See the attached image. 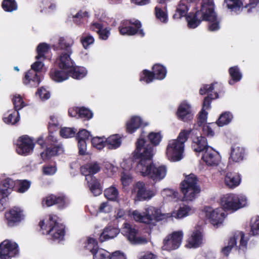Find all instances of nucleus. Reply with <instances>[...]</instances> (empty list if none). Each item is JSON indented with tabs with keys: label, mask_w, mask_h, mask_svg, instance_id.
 Segmentation results:
<instances>
[{
	"label": "nucleus",
	"mask_w": 259,
	"mask_h": 259,
	"mask_svg": "<svg viewBox=\"0 0 259 259\" xmlns=\"http://www.w3.org/2000/svg\"><path fill=\"white\" fill-rule=\"evenodd\" d=\"M119 233V230L111 226H109L104 228L100 234L99 239L101 242L111 239L115 237Z\"/></svg>",
	"instance_id": "nucleus-24"
},
{
	"label": "nucleus",
	"mask_w": 259,
	"mask_h": 259,
	"mask_svg": "<svg viewBox=\"0 0 259 259\" xmlns=\"http://www.w3.org/2000/svg\"><path fill=\"white\" fill-rule=\"evenodd\" d=\"M199 0H181L178 5L176 12L173 16L175 19H179L181 18L186 16L188 10L189 4L192 3L195 5Z\"/></svg>",
	"instance_id": "nucleus-21"
},
{
	"label": "nucleus",
	"mask_w": 259,
	"mask_h": 259,
	"mask_svg": "<svg viewBox=\"0 0 259 259\" xmlns=\"http://www.w3.org/2000/svg\"><path fill=\"white\" fill-rule=\"evenodd\" d=\"M121 233L133 244H143L147 243L148 241L146 238L139 236L138 230L127 223L123 224L121 228Z\"/></svg>",
	"instance_id": "nucleus-13"
},
{
	"label": "nucleus",
	"mask_w": 259,
	"mask_h": 259,
	"mask_svg": "<svg viewBox=\"0 0 259 259\" xmlns=\"http://www.w3.org/2000/svg\"><path fill=\"white\" fill-rule=\"evenodd\" d=\"M119 30L121 35H133L138 34L143 36L145 34L143 30L141 29V23L137 20L133 23L128 20L123 21L119 27Z\"/></svg>",
	"instance_id": "nucleus-14"
},
{
	"label": "nucleus",
	"mask_w": 259,
	"mask_h": 259,
	"mask_svg": "<svg viewBox=\"0 0 259 259\" xmlns=\"http://www.w3.org/2000/svg\"><path fill=\"white\" fill-rule=\"evenodd\" d=\"M63 149L61 146H54L52 147L47 148L46 150L41 153V157L44 160H47L51 158L52 156L57 155L62 153Z\"/></svg>",
	"instance_id": "nucleus-31"
},
{
	"label": "nucleus",
	"mask_w": 259,
	"mask_h": 259,
	"mask_svg": "<svg viewBox=\"0 0 259 259\" xmlns=\"http://www.w3.org/2000/svg\"><path fill=\"white\" fill-rule=\"evenodd\" d=\"M149 125V122L142 116L132 115L126 120L125 124V130L128 134L135 133L138 130L144 128Z\"/></svg>",
	"instance_id": "nucleus-15"
},
{
	"label": "nucleus",
	"mask_w": 259,
	"mask_h": 259,
	"mask_svg": "<svg viewBox=\"0 0 259 259\" xmlns=\"http://www.w3.org/2000/svg\"><path fill=\"white\" fill-rule=\"evenodd\" d=\"M183 236L182 231H175L168 234L163 240L162 249L171 251L178 249L182 243Z\"/></svg>",
	"instance_id": "nucleus-11"
},
{
	"label": "nucleus",
	"mask_w": 259,
	"mask_h": 259,
	"mask_svg": "<svg viewBox=\"0 0 259 259\" xmlns=\"http://www.w3.org/2000/svg\"><path fill=\"white\" fill-rule=\"evenodd\" d=\"M36 95L42 101L47 100L51 97L50 91L44 87H41L38 90Z\"/></svg>",
	"instance_id": "nucleus-59"
},
{
	"label": "nucleus",
	"mask_w": 259,
	"mask_h": 259,
	"mask_svg": "<svg viewBox=\"0 0 259 259\" xmlns=\"http://www.w3.org/2000/svg\"><path fill=\"white\" fill-rule=\"evenodd\" d=\"M8 195L9 192L0 191V211L5 209Z\"/></svg>",
	"instance_id": "nucleus-63"
},
{
	"label": "nucleus",
	"mask_w": 259,
	"mask_h": 259,
	"mask_svg": "<svg viewBox=\"0 0 259 259\" xmlns=\"http://www.w3.org/2000/svg\"><path fill=\"white\" fill-rule=\"evenodd\" d=\"M84 247L87 249L90 250L92 253L96 251L97 249H99L96 239L92 236H89L87 237Z\"/></svg>",
	"instance_id": "nucleus-47"
},
{
	"label": "nucleus",
	"mask_w": 259,
	"mask_h": 259,
	"mask_svg": "<svg viewBox=\"0 0 259 259\" xmlns=\"http://www.w3.org/2000/svg\"><path fill=\"white\" fill-rule=\"evenodd\" d=\"M220 204L225 211L235 212L249 205L248 197L244 193H227L220 198Z\"/></svg>",
	"instance_id": "nucleus-5"
},
{
	"label": "nucleus",
	"mask_w": 259,
	"mask_h": 259,
	"mask_svg": "<svg viewBox=\"0 0 259 259\" xmlns=\"http://www.w3.org/2000/svg\"><path fill=\"white\" fill-rule=\"evenodd\" d=\"M237 240L239 241V249H243L246 248L248 239L245 236L244 234L242 232L239 231L236 232L233 236L230 237L228 245L233 248L236 245Z\"/></svg>",
	"instance_id": "nucleus-22"
},
{
	"label": "nucleus",
	"mask_w": 259,
	"mask_h": 259,
	"mask_svg": "<svg viewBox=\"0 0 259 259\" xmlns=\"http://www.w3.org/2000/svg\"><path fill=\"white\" fill-rule=\"evenodd\" d=\"M104 195L109 200L117 201L119 193L115 187L111 186L105 190Z\"/></svg>",
	"instance_id": "nucleus-36"
},
{
	"label": "nucleus",
	"mask_w": 259,
	"mask_h": 259,
	"mask_svg": "<svg viewBox=\"0 0 259 259\" xmlns=\"http://www.w3.org/2000/svg\"><path fill=\"white\" fill-rule=\"evenodd\" d=\"M155 78L153 72H151L147 70H144L140 75V81H144L147 83H149Z\"/></svg>",
	"instance_id": "nucleus-54"
},
{
	"label": "nucleus",
	"mask_w": 259,
	"mask_h": 259,
	"mask_svg": "<svg viewBox=\"0 0 259 259\" xmlns=\"http://www.w3.org/2000/svg\"><path fill=\"white\" fill-rule=\"evenodd\" d=\"M26 217L24 210L19 207H13L5 214L7 224L9 227H14L24 220Z\"/></svg>",
	"instance_id": "nucleus-12"
},
{
	"label": "nucleus",
	"mask_w": 259,
	"mask_h": 259,
	"mask_svg": "<svg viewBox=\"0 0 259 259\" xmlns=\"http://www.w3.org/2000/svg\"><path fill=\"white\" fill-rule=\"evenodd\" d=\"M93 259H110V253L102 248L97 249L93 253Z\"/></svg>",
	"instance_id": "nucleus-50"
},
{
	"label": "nucleus",
	"mask_w": 259,
	"mask_h": 259,
	"mask_svg": "<svg viewBox=\"0 0 259 259\" xmlns=\"http://www.w3.org/2000/svg\"><path fill=\"white\" fill-rule=\"evenodd\" d=\"M153 155V146L144 138L139 137L136 142V149L133 153L135 158H140L136 166V170L142 176L148 177L156 183L165 178L167 167L165 165L154 164L151 160Z\"/></svg>",
	"instance_id": "nucleus-1"
},
{
	"label": "nucleus",
	"mask_w": 259,
	"mask_h": 259,
	"mask_svg": "<svg viewBox=\"0 0 259 259\" xmlns=\"http://www.w3.org/2000/svg\"><path fill=\"white\" fill-rule=\"evenodd\" d=\"M131 194L135 201H145L151 199L155 193L152 189H147L144 182L139 181L133 185Z\"/></svg>",
	"instance_id": "nucleus-9"
},
{
	"label": "nucleus",
	"mask_w": 259,
	"mask_h": 259,
	"mask_svg": "<svg viewBox=\"0 0 259 259\" xmlns=\"http://www.w3.org/2000/svg\"><path fill=\"white\" fill-rule=\"evenodd\" d=\"M180 190L183 195V201L191 202L194 200L201 192L195 175L191 174L186 176L184 180L181 183Z\"/></svg>",
	"instance_id": "nucleus-6"
},
{
	"label": "nucleus",
	"mask_w": 259,
	"mask_h": 259,
	"mask_svg": "<svg viewBox=\"0 0 259 259\" xmlns=\"http://www.w3.org/2000/svg\"><path fill=\"white\" fill-rule=\"evenodd\" d=\"M23 82L25 84L29 85L31 87H35L39 84L40 80L36 73L31 69L26 73Z\"/></svg>",
	"instance_id": "nucleus-27"
},
{
	"label": "nucleus",
	"mask_w": 259,
	"mask_h": 259,
	"mask_svg": "<svg viewBox=\"0 0 259 259\" xmlns=\"http://www.w3.org/2000/svg\"><path fill=\"white\" fill-rule=\"evenodd\" d=\"M93 115V114L91 110L83 107L80 108L79 117L85 119H90L92 118Z\"/></svg>",
	"instance_id": "nucleus-62"
},
{
	"label": "nucleus",
	"mask_w": 259,
	"mask_h": 259,
	"mask_svg": "<svg viewBox=\"0 0 259 259\" xmlns=\"http://www.w3.org/2000/svg\"><path fill=\"white\" fill-rule=\"evenodd\" d=\"M51 78L56 82H62L68 78L69 72L61 69H52L50 73Z\"/></svg>",
	"instance_id": "nucleus-32"
},
{
	"label": "nucleus",
	"mask_w": 259,
	"mask_h": 259,
	"mask_svg": "<svg viewBox=\"0 0 259 259\" xmlns=\"http://www.w3.org/2000/svg\"><path fill=\"white\" fill-rule=\"evenodd\" d=\"M18 244L14 241L6 239L0 243V259H11L19 254Z\"/></svg>",
	"instance_id": "nucleus-10"
},
{
	"label": "nucleus",
	"mask_w": 259,
	"mask_h": 259,
	"mask_svg": "<svg viewBox=\"0 0 259 259\" xmlns=\"http://www.w3.org/2000/svg\"><path fill=\"white\" fill-rule=\"evenodd\" d=\"M50 50L49 46L45 43L39 44L36 49L37 55L36 58L40 59L41 60H44L46 58L45 55L49 52Z\"/></svg>",
	"instance_id": "nucleus-42"
},
{
	"label": "nucleus",
	"mask_w": 259,
	"mask_h": 259,
	"mask_svg": "<svg viewBox=\"0 0 259 259\" xmlns=\"http://www.w3.org/2000/svg\"><path fill=\"white\" fill-rule=\"evenodd\" d=\"M57 196L54 195H49L42 198L41 201L42 206L50 207L56 203Z\"/></svg>",
	"instance_id": "nucleus-51"
},
{
	"label": "nucleus",
	"mask_w": 259,
	"mask_h": 259,
	"mask_svg": "<svg viewBox=\"0 0 259 259\" xmlns=\"http://www.w3.org/2000/svg\"><path fill=\"white\" fill-rule=\"evenodd\" d=\"M203 242V236L200 229L194 230L186 241L185 247L187 248H197Z\"/></svg>",
	"instance_id": "nucleus-20"
},
{
	"label": "nucleus",
	"mask_w": 259,
	"mask_h": 259,
	"mask_svg": "<svg viewBox=\"0 0 259 259\" xmlns=\"http://www.w3.org/2000/svg\"><path fill=\"white\" fill-rule=\"evenodd\" d=\"M225 3L229 9L235 11L242 5V3L239 0H225Z\"/></svg>",
	"instance_id": "nucleus-57"
},
{
	"label": "nucleus",
	"mask_w": 259,
	"mask_h": 259,
	"mask_svg": "<svg viewBox=\"0 0 259 259\" xmlns=\"http://www.w3.org/2000/svg\"><path fill=\"white\" fill-rule=\"evenodd\" d=\"M2 7L5 11L10 12L17 9V5L15 0H4Z\"/></svg>",
	"instance_id": "nucleus-48"
},
{
	"label": "nucleus",
	"mask_w": 259,
	"mask_h": 259,
	"mask_svg": "<svg viewBox=\"0 0 259 259\" xmlns=\"http://www.w3.org/2000/svg\"><path fill=\"white\" fill-rule=\"evenodd\" d=\"M58 63L60 69H63L71 72L74 66L73 63L70 59L69 55L65 54L61 55L58 60Z\"/></svg>",
	"instance_id": "nucleus-26"
},
{
	"label": "nucleus",
	"mask_w": 259,
	"mask_h": 259,
	"mask_svg": "<svg viewBox=\"0 0 259 259\" xmlns=\"http://www.w3.org/2000/svg\"><path fill=\"white\" fill-rule=\"evenodd\" d=\"M12 101L16 110H20L26 105L23 97L18 94L13 96Z\"/></svg>",
	"instance_id": "nucleus-46"
},
{
	"label": "nucleus",
	"mask_w": 259,
	"mask_h": 259,
	"mask_svg": "<svg viewBox=\"0 0 259 259\" xmlns=\"http://www.w3.org/2000/svg\"><path fill=\"white\" fill-rule=\"evenodd\" d=\"M190 131L182 130L176 139L168 141L165 154L166 158L171 162H177L184 157L185 144L188 139Z\"/></svg>",
	"instance_id": "nucleus-3"
},
{
	"label": "nucleus",
	"mask_w": 259,
	"mask_h": 259,
	"mask_svg": "<svg viewBox=\"0 0 259 259\" xmlns=\"http://www.w3.org/2000/svg\"><path fill=\"white\" fill-rule=\"evenodd\" d=\"M153 72L156 79L161 80L165 77L167 71L164 66L156 64L153 67Z\"/></svg>",
	"instance_id": "nucleus-38"
},
{
	"label": "nucleus",
	"mask_w": 259,
	"mask_h": 259,
	"mask_svg": "<svg viewBox=\"0 0 259 259\" xmlns=\"http://www.w3.org/2000/svg\"><path fill=\"white\" fill-rule=\"evenodd\" d=\"M88 71L86 68L82 67L73 66V69L71 72H69V75H71L75 79H81L87 74Z\"/></svg>",
	"instance_id": "nucleus-37"
},
{
	"label": "nucleus",
	"mask_w": 259,
	"mask_h": 259,
	"mask_svg": "<svg viewBox=\"0 0 259 259\" xmlns=\"http://www.w3.org/2000/svg\"><path fill=\"white\" fill-rule=\"evenodd\" d=\"M39 225L42 233L49 235L52 239L58 242L64 239L65 226L57 215L50 214L41 220Z\"/></svg>",
	"instance_id": "nucleus-4"
},
{
	"label": "nucleus",
	"mask_w": 259,
	"mask_h": 259,
	"mask_svg": "<svg viewBox=\"0 0 259 259\" xmlns=\"http://www.w3.org/2000/svg\"><path fill=\"white\" fill-rule=\"evenodd\" d=\"M121 141L118 135H113L106 138V146L109 149H116L120 147Z\"/></svg>",
	"instance_id": "nucleus-33"
},
{
	"label": "nucleus",
	"mask_w": 259,
	"mask_h": 259,
	"mask_svg": "<svg viewBox=\"0 0 259 259\" xmlns=\"http://www.w3.org/2000/svg\"><path fill=\"white\" fill-rule=\"evenodd\" d=\"M36 61L31 65V69L35 72L36 71H42L45 68V65L43 63L44 60H41L40 59L36 58Z\"/></svg>",
	"instance_id": "nucleus-61"
},
{
	"label": "nucleus",
	"mask_w": 259,
	"mask_h": 259,
	"mask_svg": "<svg viewBox=\"0 0 259 259\" xmlns=\"http://www.w3.org/2000/svg\"><path fill=\"white\" fill-rule=\"evenodd\" d=\"M166 214L167 213H162L160 209L150 206L145 209L143 214L138 210H134L131 215L136 221L149 224L154 220L160 221L169 219Z\"/></svg>",
	"instance_id": "nucleus-7"
},
{
	"label": "nucleus",
	"mask_w": 259,
	"mask_h": 259,
	"mask_svg": "<svg viewBox=\"0 0 259 259\" xmlns=\"http://www.w3.org/2000/svg\"><path fill=\"white\" fill-rule=\"evenodd\" d=\"M57 168L55 165H46L42 167L43 174L45 175L51 176L54 175L57 171Z\"/></svg>",
	"instance_id": "nucleus-64"
},
{
	"label": "nucleus",
	"mask_w": 259,
	"mask_h": 259,
	"mask_svg": "<svg viewBox=\"0 0 259 259\" xmlns=\"http://www.w3.org/2000/svg\"><path fill=\"white\" fill-rule=\"evenodd\" d=\"M86 180L89 183V186L92 193L95 196H98L102 192V187L98 180L93 176L86 177Z\"/></svg>",
	"instance_id": "nucleus-30"
},
{
	"label": "nucleus",
	"mask_w": 259,
	"mask_h": 259,
	"mask_svg": "<svg viewBox=\"0 0 259 259\" xmlns=\"http://www.w3.org/2000/svg\"><path fill=\"white\" fill-rule=\"evenodd\" d=\"M34 147V144L32 139L28 136H23L19 141L17 151L20 155H26L31 153Z\"/></svg>",
	"instance_id": "nucleus-19"
},
{
	"label": "nucleus",
	"mask_w": 259,
	"mask_h": 259,
	"mask_svg": "<svg viewBox=\"0 0 259 259\" xmlns=\"http://www.w3.org/2000/svg\"><path fill=\"white\" fill-rule=\"evenodd\" d=\"M161 194L170 201H177L179 199V192L174 189H165L162 190Z\"/></svg>",
	"instance_id": "nucleus-41"
},
{
	"label": "nucleus",
	"mask_w": 259,
	"mask_h": 259,
	"mask_svg": "<svg viewBox=\"0 0 259 259\" xmlns=\"http://www.w3.org/2000/svg\"><path fill=\"white\" fill-rule=\"evenodd\" d=\"M18 188L17 192L20 193H24L30 188L31 182L27 180H21L17 182Z\"/></svg>",
	"instance_id": "nucleus-56"
},
{
	"label": "nucleus",
	"mask_w": 259,
	"mask_h": 259,
	"mask_svg": "<svg viewBox=\"0 0 259 259\" xmlns=\"http://www.w3.org/2000/svg\"><path fill=\"white\" fill-rule=\"evenodd\" d=\"M81 42L84 49H87L88 47L94 43V37L90 35L82 36L80 38Z\"/></svg>",
	"instance_id": "nucleus-60"
},
{
	"label": "nucleus",
	"mask_w": 259,
	"mask_h": 259,
	"mask_svg": "<svg viewBox=\"0 0 259 259\" xmlns=\"http://www.w3.org/2000/svg\"><path fill=\"white\" fill-rule=\"evenodd\" d=\"M15 186V182L9 178L4 180L3 182V188L0 190L1 191H8L9 194L11 191L14 188Z\"/></svg>",
	"instance_id": "nucleus-55"
},
{
	"label": "nucleus",
	"mask_w": 259,
	"mask_h": 259,
	"mask_svg": "<svg viewBox=\"0 0 259 259\" xmlns=\"http://www.w3.org/2000/svg\"><path fill=\"white\" fill-rule=\"evenodd\" d=\"M76 130L74 128L64 127L60 131V136L64 138H70L74 136Z\"/></svg>",
	"instance_id": "nucleus-52"
},
{
	"label": "nucleus",
	"mask_w": 259,
	"mask_h": 259,
	"mask_svg": "<svg viewBox=\"0 0 259 259\" xmlns=\"http://www.w3.org/2000/svg\"><path fill=\"white\" fill-rule=\"evenodd\" d=\"M73 42L70 41H67L63 37H60L59 39V47L61 50H64L68 54H71L72 51L71 47L72 46Z\"/></svg>",
	"instance_id": "nucleus-49"
},
{
	"label": "nucleus",
	"mask_w": 259,
	"mask_h": 259,
	"mask_svg": "<svg viewBox=\"0 0 259 259\" xmlns=\"http://www.w3.org/2000/svg\"><path fill=\"white\" fill-rule=\"evenodd\" d=\"M100 170L99 164L97 162H92L88 163L81 167L82 174L86 176H92V175L95 174Z\"/></svg>",
	"instance_id": "nucleus-29"
},
{
	"label": "nucleus",
	"mask_w": 259,
	"mask_h": 259,
	"mask_svg": "<svg viewBox=\"0 0 259 259\" xmlns=\"http://www.w3.org/2000/svg\"><path fill=\"white\" fill-rule=\"evenodd\" d=\"M148 138L152 145L157 146L161 142L163 136L160 131L151 132L148 134Z\"/></svg>",
	"instance_id": "nucleus-40"
},
{
	"label": "nucleus",
	"mask_w": 259,
	"mask_h": 259,
	"mask_svg": "<svg viewBox=\"0 0 259 259\" xmlns=\"http://www.w3.org/2000/svg\"><path fill=\"white\" fill-rule=\"evenodd\" d=\"M19 120V113L16 111L6 113L3 117V121L8 124H15Z\"/></svg>",
	"instance_id": "nucleus-35"
},
{
	"label": "nucleus",
	"mask_w": 259,
	"mask_h": 259,
	"mask_svg": "<svg viewBox=\"0 0 259 259\" xmlns=\"http://www.w3.org/2000/svg\"><path fill=\"white\" fill-rule=\"evenodd\" d=\"M233 118V114L228 111L222 113L215 122L219 126H223L229 124Z\"/></svg>",
	"instance_id": "nucleus-34"
},
{
	"label": "nucleus",
	"mask_w": 259,
	"mask_h": 259,
	"mask_svg": "<svg viewBox=\"0 0 259 259\" xmlns=\"http://www.w3.org/2000/svg\"><path fill=\"white\" fill-rule=\"evenodd\" d=\"M189 28H195L202 21L209 22L210 31H217L220 28V21L214 11L213 0H202L200 11L195 14L190 13L186 17Z\"/></svg>",
	"instance_id": "nucleus-2"
},
{
	"label": "nucleus",
	"mask_w": 259,
	"mask_h": 259,
	"mask_svg": "<svg viewBox=\"0 0 259 259\" xmlns=\"http://www.w3.org/2000/svg\"><path fill=\"white\" fill-rule=\"evenodd\" d=\"M155 15L157 19L162 23H166L168 21L167 13L165 7L163 8L157 6L155 8Z\"/></svg>",
	"instance_id": "nucleus-43"
},
{
	"label": "nucleus",
	"mask_w": 259,
	"mask_h": 259,
	"mask_svg": "<svg viewBox=\"0 0 259 259\" xmlns=\"http://www.w3.org/2000/svg\"><path fill=\"white\" fill-rule=\"evenodd\" d=\"M214 123L204 124L202 125V131L203 134L208 137H213L215 133L214 131Z\"/></svg>",
	"instance_id": "nucleus-53"
},
{
	"label": "nucleus",
	"mask_w": 259,
	"mask_h": 259,
	"mask_svg": "<svg viewBox=\"0 0 259 259\" xmlns=\"http://www.w3.org/2000/svg\"><path fill=\"white\" fill-rule=\"evenodd\" d=\"M240 176L237 174L227 172L224 178L225 185L230 189L237 187L240 185Z\"/></svg>",
	"instance_id": "nucleus-23"
},
{
	"label": "nucleus",
	"mask_w": 259,
	"mask_h": 259,
	"mask_svg": "<svg viewBox=\"0 0 259 259\" xmlns=\"http://www.w3.org/2000/svg\"><path fill=\"white\" fill-rule=\"evenodd\" d=\"M92 146L98 150H101L106 146L105 137H95L92 139Z\"/></svg>",
	"instance_id": "nucleus-44"
},
{
	"label": "nucleus",
	"mask_w": 259,
	"mask_h": 259,
	"mask_svg": "<svg viewBox=\"0 0 259 259\" xmlns=\"http://www.w3.org/2000/svg\"><path fill=\"white\" fill-rule=\"evenodd\" d=\"M177 115L178 118L182 121L191 120L193 116L191 104L187 101H183L178 107Z\"/></svg>",
	"instance_id": "nucleus-18"
},
{
	"label": "nucleus",
	"mask_w": 259,
	"mask_h": 259,
	"mask_svg": "<svg viewBox=\"0 0 259 259\" xmlns=\"http://www.w3.org/2000/svg\"><path fill=\"white\" fill-rule=\"evenodd\" d=\"M195 211V209L192 205L183 204L178 210L167 213L166 216L169 217V219H181L192 215Z\"/></svg>",
	"instance_id": "nucleus-17"
},
{
	"label": "nucleus",
	"mask_w": 259,
	"mask_h": 259,
	"mask_svg": "<svg viewBox=\"0 0 259 259\" xmlns=\"http://www.w3.org/2000/svg\"><path fill=\"white\" fill-rule=\"evenodd\" d=\"M203 160L209 166H217L221 161L220 154L211 147H207L202 154Z\"/></svg>",
	"instance_id": "nucleus-16"
},
{
	"label": "nucleus",
	"mask_w": 259,
	"mask_h": 259,
	"mask_svg": "<svg viewBox=\"0 0 259 259\" xmlns=\"http://www.w3.org/2000/svg\"><path fill=\"white\" fill-rule=\"evenodd\" d=\"M192 147L195 152L203 153L207 147H209L207 146L206 139L201 136L194 138Z\"/></svg>",
	"instance_id": "nucleus-28"
},
{
	"label": "nucleus",
	"mask_w": 259,
	"mask_h": 259,
	"mask_svg": "<svg viewBox=\"0 0 259 259\" xmlns=\"http://www.w3.org/2000/svg\"><path fill=\"white\" fill-rule=\"evenodd\" d=\"M229 74L232 79L229 80V83L233 85L235 82L239 81L242 78V74L237 66L231 67L229 69Z\"/></svg>",
	"instance_id": "nucleus-39"
},
{
	"label": "nucleus",
	"mask_w": 259,
	"mask_h": 259,
	"mask_svg": "<svg viewBox=\"0 0 259 259\" xmlns=\"http://www.w3.org/2000/svg\"><path fill=\"white\" fill-rule=\"evenodd\" d=\"M122 168L124 169L121 175V181L124 187L128 186L132 182L133 178L131 174L127 171V169L121 164Z\"/></svg>",
	"instance_id": "nucleus-45"
},
{
	"label": "nucleus",
	"mask_w": 259,
	"mask_h": 259,
	"mask_svg": "<svg viewBox=\"0 0 259 259\" xmlns=\"http://www.w3.org/2000/svg\"><path fill=\"white\" fill-rule=\"evenodd\" d=\"M245 154V149L243 147L234 146L232 148L230 160L234 162H239L243 160Z\"/></svg>",
	"instance_id": "nucleus-25"
},
{
	"label": "nucleus",
	"mask_w": 259,
	"mask_h": 259,
	"mask_svg": "<svg viewBox=\"0 0 259 259\" xmlns=\"http://www.w3.org/2000/svg\"><path fill=\"white\" fill-rule=\"evenodd\" d=\"M251 233L253 235L259 234V217L253 218L251 221Z\"/></svg>",
	"instance_id": "nucleus-58"
},
{
	"label": "nucleus",
	"mask_w": 259,
	"mask_h": 259,
	"mask_svg": "<svg viewBox=\"0 0 259 259\" xmlns=\"http://www.w3.org/2000/svg\"><path fill=\"white\" fill-rule=\"evenodd\" d=\"M202 212L208 221L215 228L221 226L227 217V213L222 207L214 208L205 206Z\"/></svg>",
	"instance_id": "nucleus-8"
}]
</instances>
